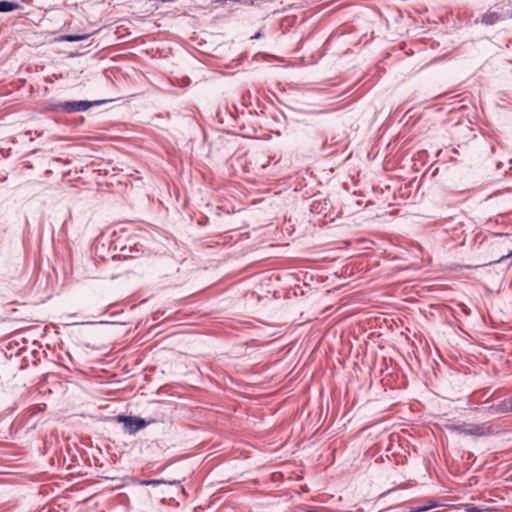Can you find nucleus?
Segmentation results:
<instances>
[{
    "label": "nucleus",
    "mask_w": 512,
    "mask_h": 512,
    "mask_svg": "<svg viewBox=\"0 0 512 512\" xmlns=\"http://www.w3.org/2000/svg\"><path fill=\"white\" fill-rule=\"evenodd\" d=\"M114 250L118 251L119 258H137L144 250L138 235H128L122 231L112 242Z\"/></svg>",
    "instance_id": "f257e3e1"
},
{
    "label": "nucleus",
    "mask_w": 512,
    "mask_h": 512,
    "mask_svg": "<svg viewBox=\"0 0 512 512\" xmlns=\"http://www.w3.org/2000/svg\"><path fill=\"white\" fill-rule=\"evenodd\" d=\"M446 428L452 432L476 437L489 436L497 432L496 429L488 423H451L446 424Z\"/></svg>",
    "instance_id": "f03ea898"
},
{
    "label": "nucleus",
    "mask_w": 512,
    "mask_h": 512,
    "mask_svg": "<svg viewBox=\"0 0 512 512\" xmlns=\"http://www.w3.org/2000/svg\"><path fill=\"white\" fill-rule=\"evenodd\" d=\"M112 420L122 423L124 432L129 434H135L150 423L155 422V420L146 421L141 417L127 415H117L113 417Z\"/></svg>",
    "instance_id": "7ed1b4c3"
},
{
    "label": "nucleus",
    "mask_w": 512,
    "mask_h": 512,
    "mask_svg": "<svg viewBox=\"0 0 512 512\" xmlns=\"http://www.w3.org/2000/svg\"><path fill=\"white\" fill-rule=\"evenodd\" d=\"M105 100L98 101H66L61 102L52 108L53 111H62L64 113H74V112H82L86 111L93 106H98L105 103Z\"/></svg>",
    "instance_id": "20e7f679"
},
{
    "label": "nucleus",
    "mask_w": 512,
    "mask_h": 512,
    "mask_svg": "<svg viewBox=\"0 0 512 512\" xmlns=\"http://www.w3.org/2000/svg\"><path fill=\"white\" fill-rule=\"evenodd\" d=\"M511 16L512 14H510L509 11L499 12L488 10L486 13L483 14L481 18V23L490 26L496 24L499 21H503Z\"/></svg>",
    "instance_id": "39448f33"
},
{
    "label": "nucleus",
    "mask_w": 512,
    "mask_h": 512,
    "mask_svg": "<svg viewBox=\"0 0 512 512\" xmlns=\"http://www.w3.org/2000/svg\"><path fill=\"white\" fill-rule=\"evenodd\" d=\"M489 410L492 411V413H507L509 411H512V401H501L497 405H491L488 407Z\"/></svg>",
    "instance_id": "423d86ee"
},
{
    "label": "nucleus",
    "mask_w": 512,
    "mask_h": 512,
    "mask_svg": "<svg viewBox=\"0 0 512 512\" xmlns=\"http://www.w3.org/2000/svg\"><path fill=\"white\" fill-rule=\"evenodd\" d=\"M508 235L503 234H495L492 236V240L489 242L491 246H495L496 248H500L507 244Z\"/></svg>",
    "instance_id": "0eeeda50"
},
{
    "label": "nucleus",
    "mask_w": 512,
    "mask_h": 512,
    "mask_svg": "<svg viewBox=\"0 0 512 512\" xmlns=\"http://www.w3.org/2000/svg\"><path fill=\"white\" fill-rule=\"evenodd\" d=\"M19 8L16 2L0 1V13L12 12Z\"/></svg>",
    "instance_id": "6e6552de"
},
{
    "label": "nucleus",
    "mask_w": 512,
    "mask_h": 512,
    "mask_svg": "<svg viewBox=\"0 0 512 512\" xmlns=\"http://www.w3.org/2000/svg\"><path fill=\"white\" fill-rule=\"evenodd\" d=\"M179 481L173 480V481H166L163 479H151V480H145L143 481V484L145 485H151V486H158L160 484H169V485H176Z\"/></svg>",
    "instance_id": "1a4fd4ad"
},
{
    "label": "nucleus",
    "mask_w": 512,
    "mask_h": 512,
    "mask_svg": "<svg viewBox=\"0 0 512 512\" xmlns=\"http://www.w3.org/2000/svg\"><path fill=\"white\" fill-rule=\"evenodd\" d=\"M90 37L89 34H83V35H65L62 37L63 40L68 42H78L85 39H88Z\"/></svg>",
    "instance_id": "9d476101"
},
{
    "label": "nucleus",
    "mask_w": 512,
    "mask_h": 512,
    "mask_svg": "<svg viewBox=\"0 0 512 512\" xmlns=\"http://www.w3.org/2000/svg\"><path fill=\"white\" fill-rule=\"evenodd\" d=\"M435 506H436V504L431 502L427 505L416 507V508H411L409 510L401 509L400 512H426V511L430 510L431 508H434Z\"/></svg>",
    "instance_id": "9b49d317"
},
{
    "label": "nucleus",
    "mask_w": 512,
    "mask_h": 512,
    "mask_svg": "<svg viewBox=\"0 0 512 512\" xmlns=\"http://www.w3.org/2000/svg\"><path fill=\"white\" fill-rule=\"evenodd\" d=\"M511 255H512V251H509L508 254H506V255L503 253V251H501L500 255H496L495 259L489 261V264L502 262Z\"/></svg>",
    "instance_id": "f8f14e48"
},
{
    "label": "nucleus",
    "mask_w": 512,
    "mask_h": 512,
    "mask_svg": "<svg viewBox=\"0 0 512 512\" xmlns=\"http://www.w3.org/2000/svg\"><path fill=\"white\" fill-rule=\"evenodd\" d=\"M466 511H468V512H479L480 510L477 509L473 504H466Z\"/></svg>",
    "instance_id": "ddd939ff"
},
{
    "label": "nucleus",
    "mask_w": 512,
    "mask_h": 512,
    "mask_svg": "<svg viewBox=\"0 0 512 512\" xmlns=\"http://www.w3.org/2000/svg\"><path fill=\"white\" fill-rule=\"evenodd\" d=\"M262 35L260 32H258L255 36H252L251 39H258L260 38Z\"/></svg>",
    "instance_id": "4468645a"
},
{
    "label": "nucleus",
    "mask_w": 512,
    "mask_h": 512,
    "mask_svg": "<svg viewBox=\"0 0 512 512\" xmlns=\"http://www.w3.org/2000/svg\"><path fill=\"white\" fill-rule=\"evenodd\" d=\"M311 208H312V210L315 209V204L314 203L311 205Z\"/></svg>",
    "instance_id": "2eb2a0df"
}]
</instances>
